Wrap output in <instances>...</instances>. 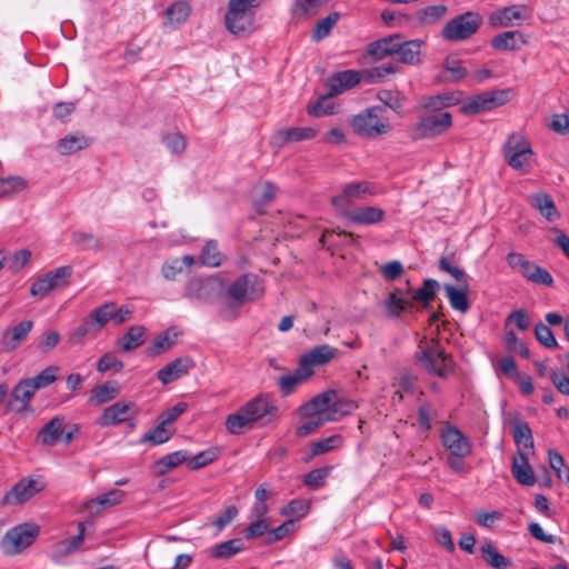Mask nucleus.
I'll return each mask as SVG.
<instances>
[{"instance_id": "680f3d73", "label": "nucleus", "mask_w": 569, "mask_h": 569, "mask_svg": "<svg viewBox=\"0 0 569 569\" xmlns=\"http://www.w3.org/2000/svg\"><path fill=\"white\" fill-rule=\"evenodd\" d=\"M377 98L385 107L396 112H400L405 102V96L398 90H380Z\"/></svg>"}, {"instance_id": "5701e85b", "label": "nucleus", "mask_w": 569, "mask_h": 569, "mask_svg": "<svg viewBox=\"0 0 569 569\" xmlns=\"http://www.w3.org/2000/svg\"><path fill=\"white\" fill-rule=\"evenodd\" d=\"M66 419L63 416H54L38 432L37 438L43 446L53 447L60 442L64 431Z\"/></svg>"}, {"instance_id": "6e6d98bb", "label": "nucleus", "mask_w": 569, "mask_h": 569, "mask_svg": "<svg viewBox=\"0 0 569 569\" xmlns=\"http://www.w3.org/2000/svg\"><path fill=\"white\" fill-rule=\"evenodd\" d=\"M396 40L397 37L391 36L371 42L368 46V53L376 57L377 59H383L387 56H393Z\"/></svg>"}, {"instance_id": "c85d7f7f", "label": "nucleus", "mask_w": 569, "mask_h": 569, "mask_svg": "<svg viewBox=\"0 0 569 569\" xmlns=\"http://www.w3.org/2000/svg\"><path fill=\"white\" fill-rule=\"evenodd\" d=\"M382 307L388 317L399 318L402 312L413 307V302L411 299H406L403 297V291L401 289H396L389 292L387 299L382 302Z\"/></svg>"}, {"instance_id": "a19ab883", "label": "nucleus", "mask_w": 569, "mask_h": 569, "mask_svg": "<svg viewBox=\"0 0 569 569\" xmlns=\"http://www.w3.org/2000/svg\"><path fill=\"white\" fill-rule=\"evenodd\" d=\"M448 12L446 4H433L419 9L416 12L417 20L422 26H433L439 22Z\"/></svg>"}, {"instance_id": "39448f33", "label": "nucleus", "mask_w": 569, "mask_h": 569, "mask_svg": "<svg viewBox=\"0 0 569 569\" xmlns=\"http://www.w3.org/2000/svg\"><path fill=\"white\" fill-rule=\"evenodd\" d=\"M508 266L512 271L520 273L528 281L546 287L553 286L551 273L539 264L529 261L522 253L509 252L506 257Z\"/></svg>"}, {"instance_id": "473e14b6", "label": "nucleus", "mask_w": 569, "mask_h": 569, "mask_svg": "<svg viewBox=\"0 0 569 569\" xmlns=\"http://www.w3.org/2000/svg\"><path fill=\"white\" fill-rule=\"evenodd\" d=\"M87 317L89 325L93 326V333L100 332L109 322L113 323V301L104 302L92 309Z\"/></svg>"}, {"instance_id": "e433bc0d", "label": "nucleus", "mask_w": 569, "mask_h": 569, "mask_svg": "<svg viewBox=\"0 0 569 569\" xmlns=\"http://www.w3.org/2000/svg\"><path fill=\"white\" fill-rule=\"evenodd\" d=\"M531 206L550 222L559 218V212L556 208L553 199L546 192L533 194L531 197Z\"/></svg>"}, {"instance_id": "c03bdc74", "label": "nucleus", "mask_w": 569, "mask_h": 569, "mask_svg": "<svg viewBox=\"0 0 569 569\" xmlns=\"http://www.w3.org/2000/svg\"><path fill=\"white\" fill-rule=\"evenodd\" d=\"M528 17L523 4H516L500 9V27L519 26Z\"/></svg>"}, {"instance_id": "2f4dec72", "label": "nucleus", "mask_w": 569, "mask_h": 569, "mask_svg": "<svg viewBox=\"0 0 569 569\" xmlns=\"http://www.w3.org/2000/svg\"><path fill=\"white\" fill-rule=\"evenodd\" d=\"M336 350L329 345H321L300 359V366L307 370H313L315 366H321L329 362L335 357Z\"/></svg>"}, {"instance_id": "dca6fc26", "label": "nucleus", "mask_w": 569, "mask_h": 569, "mask_svg": "<svg viewBox=\"0 0 569 569\" xmlns=\"http://www.w3.org/2000/svg\"><path fill=\"white\" fill-rule=\"evenodd\" d=\"M341 216L355 224L371 226L383 221L386 211L377 206H361L345 210Z\"/></svg>"}, {"instance_id": "f03ea898", "label": "nucleus", "mask_w": 569, "mask_h": 569, "mask_svg": "<svg viewBox=\"0 0 569 569\" xmlns=\"http://www.w3.org/2000/svg\"><path fill=\"white\" fill-rule=\"evenodd\" d=\"M353 131L363 138H376L387 134L392 126L386 114L385 108L373 106L353 116L351 120Z\"/></svg>"}, {"instance_id": "f8f14e48", "label": "nucleus", "mask_w": 569, "mask_h": 569, "mask_svg": "<svg viewBox=\"0 0 569 569\" xmlns=\"http://www.w3.org/2000/svg\"><path fill=\"white\" fill-rule=\"evenodd\" d=\"M138 413L139 408L134 402L118 401L102 411L99 425L101 427L116 426L134 419Z\"/></svg>"}, {"instance_id": "2eb2a0df", "label": "nucleus", "mask_w": 569, "mask_h": 569, "mask_svg": "<svg viewBox=\"0 0 569 569\" xmlns=\"http://www.w3.org/2000/svg\"><path fill=\"white\" fill-rule=\"evenodd\" d=\"M317 133L318 130L313 127L281 128L272 134L270 142L273 146L281 148L288 143L311 140L317 136Z\"/></svg>"}, {"instance_id": "cd10ccee", "label": "nucleus", "mask_w": 569, "mask_h": 569, "mask_svg": "<svg viewBox=\"0 0 569 569\" xmlns=\"http://www.w3.org/2000/svg\"><path fill=\"white\" fill-rule=\"evenodd\" d=\"M443 445L457 458L470 452V445L465 436L457 429L450 428L442 433Z\"/></svg>"}, {"instance_id": "5fc2aeb1", "label": "nucleus", "mask_w": 569, "mask_h": 569, "mask_svg": "<svg viewBox=\"0 0 569 569\" xmlns=\"http://www.w3.org/2000/svg\"><path fill=\"white\" fill-rule=\"evenodd\" d=\"M252 423L251 419L241 407L236 413L229 415L226 420V428L232 435L242 433Z\"/></svg>"}, {"instance_id": "423d86ee", "label": "nucleus", "mask_w": 569, "mask_h": 569, "mask_svg": "<svg viewBox=\"0 0 569 569\" xmlns=\"http://www.w3.org/2000/svg\"><path fill=\"white\" fill-rule=\"evenodd\" d=\"M481 24V18L473 12H466L450 19L441 30V37L449 42L465 41L471 38Z\"/></svg>"}, {"instance_id": "0eeeda50", "label": "nucleus", "mask_w": 569, "mask_h": 569, "mask_svg": "<svg viewBox=\"0 0 569 569\" xmlns=\"http://www.w3.org/2000/svg\"><path fill=\"white\" fill-rule=\"evenodd\" d=\"M378 194V189L373 182L370 181H353L346 183L341 188V192L331 198V203L340 212L345 213V210H351V204L358 200H365L369 197Z\"/></svg>"}, {"instance_id": "f257e3e1", "label": "nucleus", "mask_w": 569, "mask_h": 569, "mask_svg": "<svg viewBox=\"0 0 569 569\" xmlns=\"http://www.w3.org/2000/svg\"><path fill=\"white\" fill-rule=\"evenodd\" d=\"M262 0H229L224 16L226 29L238 37H246L256 30L254 9L259 8Z\"/></svg>"}, {"instance_id": "8fccbe9b", "label": "nucleus", "mask_w": 569, "mask_h": 569, "mask_svg": "<svg viewBox=\"0 0 569 569\" xmlns=\"http://www.w3.org/2000/svg\"><path fill=\"white\" fill-rule=\"evenodd\" d=\"M187 458L188 455L182 450L168 453L156 461V471L158 475H164L171 469L181 465L183 461L187 460Z\"/></svg>"}, {"instance_id": "72a5a7b5", "label": "nucleus", "mask_w": 569, "mask_h": 569, "mask_svg": "<svg viewBox=\"0 0 569 569\" xmlns=\"http://www.w3.org/2000/svg\"><path fill=\"white\" fill-rule=\"evenodd\" d=\"M277 194V187L270 181L257 183L252 190L253 206L259 212L269 206Z\"/></svg>"}, {"instance_id": "bf43d9fd", "label": "nucleus", "mask_w": 569, "mask_h": 569, "mask_svg": "<svg viewBox=\"0 0 569 569\" xmlns=\"http://www.w3.org/2000/svg\"><path fill=\"white\" fill-rule=\"evenodd\" d=\"M72 241L81 250L101 251L103 249V242L92 233L74 232Z\"/></svg>"}, {"instance_id": "393cba45", "label": "nucleus", "mask_w": 569, "mask_h": 569, "mask_svg": "<svg viewBox=\"0 0 569 569\" xmlns=\"http://www.w3.org/2000/svg\"><path fill=\"white\" fill-rule=\"evenodd\" d=\"M497 104L496 91H486L463 101L461 111L465 114H476L493 109Z\"/></svg>"}, {"instance_id": "58836bf2", "label": "nucleus", "mask_w": 569, "mask_h": 569, "mask_svg": "<svg viewBox=\"0 0 569 569\" xmlns=\"http://www.w3.org/2000/svg\"><path fill=\"white\" fill-rule=\"evenodd\" d=\"M176 337L177 335L172 333L171 330L158 335L147 347V356L154 358L171 349L176 343Z\"/></svg>"}, {"instance_id": "13d9d810", "label": "nucleus", "mask_w": 569, "mask_h": 569, "mask_svg": "<svg viewBox=\"0 0 569 569\" xmlns=\"http://www.w3.org/2000/svg\"><path fill=\"white\" fill-rule=\"evenodd\" d=\"M223 258L224 256L219 251L214 240L208 241L201 251V263L207 267L220 266Z\"/></svg>"}, {"instance_id": "ea45409f", "label": "nucleus", "mask_w": 569, "mask_h": 569, "mask_svg": "<svg viewBox=\"0 0 569 569\" xmlns=\"http://www.w3.org/2000/svg\"><path fill=\"white\" fill-rule=\"evenodd\" d=\"M191 14V6L187 1H176L167 8V24L177 27L184 23Z\"/></svg>"}, {"instance_id": "f704fd0d", "label": "nucleus", "mask_w": 569, "mask_h": 569, "mask_svg": "<svg viewBox=\"0 0 569 569\" xmlns=\"http://www.w3.org/2000/svg\"><path fill=\"white\" fill-rule=\"evenodd\" d=\"M445 291L447 293V298L449 300L450 306L458 311L466 312L469 308L468 302V282H462V284H457V287L452 284H445Z\"/></svg>"}, {"instance_id": "4468645a", "label": "nucleus", "mask_w": 569, "mask_h": 569, "mask_svg": "<svg viewBox=\"0 0 569 569\" xmlns=\"http://www.w3.org/2000/svg\"><path fill=\"white\" fill-rule=\"evenodd\" d=\"M503 422L505 428L511 433L519 450L521 448L533 449L532 430L529 423L521 419L519 413H507Z\"/></svg>"}, {"instance_id": "aec40b11", "label": "nucleus", "mask_w": 569, "mask_h": 569, "mask_svg": "<svg viewBox=\"0 0 569 569\" xmlns=\"http://www.w3.org/2000/svg\"><path fill=\"white\" fill-rule=\"evenodd\" d=\"M362 80V72L357 70H345L335 73L328 79L329 96H338L356 87Z\"/></svg>"}, {"instance_id": "69168bd1", "label": "nucleus", "mask_w": 569, "mask_h": 569, "mask_svg": "<svg viewBox=\"0 0 569 569\" xmlns=\"http://www.w3.org/2000/svg\"><path fill=\"white\" fill-rule=\"evenodd\" d=\"M124 363L113 352H106L97 363V371L104 373L107 371L120 372Z\"/></svg>"}, {"instance_id": "ddd939ff", "label": "nucleus", "mask_w": 569, "mask_h": 569, "mask_svg": "<svg viewBox=\"0 0 569 569\" xmlns=\"http://www.w3.org/2000/svg\"><path fill=\"white\" fill-rule=\"evenodd\" d=\"M223 284L218 278L191 279L186 295L204 302H210L222 293Z\"/></svg>"}, {"instance_id": "4d7b16f0", "label": "nucleus", "mask_w": 569, "mask_h": 569, "mask_svg": "<svg viewBox=\"0 0 569 569\" xmlns=\"http://www.w3.org/2000/svg\"><path fill=\"white\" fill-rule=\"evenodd\" d=\"M126 493L119 489H112L107 493L100 495L97 498L87 502L88 508L99 506L101 508L113 507L122 502Z\"/></svg>"}, {"instance_id": "603ef678", "label": "nucleus", "mask_w": 569, "mask_h": 569, "mask_svg": "<svg viewBox=\"0 0 569 569\" xmlns=\"http://www.w3.org/2000/svg\"><path fill=\"white\" fill-rule=\"evenodd\" d=\"M60 368L58 366H48L41 370L37 376L28 378L36 390L49 387L59 378Z\"/></svg>"}, {"instance_id": "c9c22d12", "label": "nucleus", "mask_w": 569, "mask_h": 569, "mask_svg": "<svg viewBox=\"0 0 569 569\" xmlns=\"http://www.w3.org/2000/svg\"><path fill=\"white\" fill-rule=\"evenodd\" d=\"M312 375L313 370H307L300 366L295 373L280 377L278 385L282 395H291L300 383L308 380Z\"/></svg>"}, {"instance_id": "7ed1b4c3", "label": "nucleus", "mask_w": 569, "mask_h": 569, "mask_svg": "<svg viewBox=\"0 0 569 569\" xmlns=\"http://www.w3.org/2000/svg\"><path fill=\"white\" fill-rule=\"evenodd\" d=\"M40 531V526L34 522L13 526L0 539L1 552L8 557L21 555L34 543Z\"/></svg>"}, {"instance_id": "de8ad7c7", "label": "nucleus", "mask_w": 569, "mask_h": 569, "mask_svg": "<svg viewBox=\"0 0 569 569\" xmlns=\"http://www.w3.org/2000/svg\"><path fill=\"white\" fill-rule=\"evenodd\" d=\"M332 400L331 413L330 416H326L327 421H336L340 417L351 413L357 408L355 401L339 397L337 391H335V397H332Z\"/></svg>"}, {"instance_id": "1a4fd4ad", "label": "nucleus", "mask_w": 569, "mask_h": 569, "mask_svg": "<svg viewBox=\"0 0 569 569\" xmlns=\"http://www.w3.org/2000/svg\"><path fill=\"white\" fill-rule=\"evenodd\" d=\"M72 272L73 269L70 266L56 268L34 281L30 288V293L42 299L53 290L66 287L69 283Z\"/></svg>"}, {"instance_id": "774afa93", "label": "nucleus", "mask_w": 569, "mask_h": 569, "mask_svg": "<svg viewBox=\"0 0 569 569\" xmlns=\"http://www.w3.org/2000/svg\"><path fill=\"white\" fill-rule=\"evenodd\" d=\"M340 14L338 12L330 13L323 19H320L313 30V38L316 40H321L326 38L335 24L338 22Z\"/></svg>"}, {"instance_id": "37998d69", "label": "nucleus", "mask_w": 569, "mask_h": 569, "mask_svg": "<svg viewBox=\"0 0 569 569\" xmlns=\"http://www.w3.org/2000/svg\"><path fill=\"white\" fill-rule=\"evenodd\" d=\"M29 188V182L20 176L0 178V198L12 197Z\"/></svg>"}, {"instance_id": "79ce46f5", "label": "nucleus", "mask_w": 569, "mask_h": 569, "mask_svg": "<svg viewBox=\"0 0 569 569\" xmlns=\"http://www.w3.org/2000/svg\"><path fill=\"white\" fill-rule=\"evenodd\" d=\"M89 139L83 134H71L59 140L57 150L67 156L80 151L89 146Z\"/></svg>"}, {"instance_id": "338daca9", "label": "nucleus", "mask_w": 569, "mask_h": 569, "mask_svg": "<svg viewBox=\"0 0 569 569\" xmlns=\"http://www.w3.org/2000/svg\"><path fill=\"white\" fill-rule=\"evenodd\" d=\"M505 345L506 348L513 353L521 356L525 359L530 357V350L527 345L519 340L515 331L505 332Z\"/></svg>"}, {"instance_id": "09e8293b", "label": "nucleus", "mask_w": 569, "mask_h": 569, "mask_svg": "<svg viewBox=\"0 0 569 569\" xmlns=\"http://www.w3.org/2000/svg\"><path fill=\"white\" fill-rule=\"evenodd\" d=\"M439 290V283L435 279H426L422 287L412 291L411 300L421 302L423 307H427L436 297Z\"/></svg>"}, {"instance_id": "49530a36", "label": "nucleus", "mask_w": 569, "mask_h": 569, "mask_svg": "<svg viewBox=\"0 0 569 569\" xmlns=\"http://www.w3.org/2000/svg\"><path fill=\"white\" fill-rule=\"evenodd\" d=\"M119 393L120 388L116 382L108 381L93 388L90 401L94 405H102L113 400Z\"/></svg>"}, {"instance_id": "c756f323", "label": "nucleus", "mask_w": 569, "mask_h": 569, "mask_svg": "<svg viewBox=\"0 0 569 569\" xmlns=\"http://www.w3.org/2000/svg\"><path fill=\"white\" fill-rule=\"evenodd\" d=\"M506 162L520 174H528L536 164L532 149H522L510 154H505Z\"/></svg>"}, {"instance_id": "9d476101", "label": "nucleus", "mask_w": 569, "mask_h": 569, "mask_svg": "<svg viewBox=\"0 0 569 569\" xmlns=\"http://www.w3.org/2000/svg\"><path fill=\"white\" fill-rule=\"evenodd\" d=\"M451 126L452 117L449 112L425 116L412 128L411 137L416 140L433 138L446 132Z\"/></svg>"}, {"instance_id": "a878e982", "label": "nucleus", "mask_w": 569, "mask_h": 569, "mask_svg": "<svg viewBox=\"0 0 569 569\" xmlns=\"http://www.w3.org/2000/svg\"><path fill=\"white\" fill-rule=\"evenodd\" d=\"M147 329L142 325H133L129 327L127 332L116 340V348L120 352H130L146 341Z\"/></svg>"}, {"instance_id": "20e7f679", "label": "nucleus", "mask_w": 569, "mask_h": 569, "mask_svg": "<svg viewBox=\"0 0 569 569\" xmlns=\"http://www.w3.org/2000/svg\"><path fill=\"white\" fill-rule=\"evenodd\" d=\"M263 281L254 273H246L230 283L227 296L237 306L258 300L263 296Z\"/></svg>"}, {"instance_id": "6e6552de", "label": "nucleus", "mask_w": 569, "mask_h": 569, "mask_svg": "<svg viewBox=\"0 0 569 569\" xmlns=\"http://www.w3.org/2000/svg\"><path fill=\"white\" fill-rule=\"evenodd\" d=\"M419 350V358L430 372L445 377L452 370V360L437 341H421Z\"/></svg>"}, {"instance_id": "4be33fe9", "label": "nucleus", "mask_w": 569, "mask_h": 569, "mask_svg": "<svg viewBox=\"0 0 569 569\" xmlns=\"http://www.w3.org/2000/svg\"><path fill=\"white\" fill-rule=\"evenodd\" d=\"M332 397H335V390H328L326 392H322V393L313 397L309 402H307L300 407V416L301 417L316 416L319 418H325L326 416H330L331 401H333Z\"/></svg>"}, {"instance_id": "f3484780", "label": "nucleus", "mask_w": 569, "mask_h": 569, "mask_svg": "<svg viewBox=\"0 0 569 569\" xmlns=\"http://www.w3.org/2000/svg\"><path fill=\"white\" fill-rule=\"evenodd\" d=\"M36 392L37 390L34 386H32L31 381L28 378L22 379L11 390L8 402L9 410L18 413L27 411Z\"/></svg>"}, {"instance_id": "052dcab7", "label": "nucleus", "mask_w": 569, "mask_h": 569, "mask_svg": "<svg viewBox=\"0 0 569 569\" xmlns=\"http://www.w3.org/2000/svg\"><path fill=\"white\" fill-rule=\"evenodd\" d=\"M548 460L557 478L569 483V467L566 465L563 457L555 449H549Z\"/></svg>"}, {"instance_id": "bb28decb", "label": "nucleus", "mask_w": 569, "mask_h": 569, "mask_svg": "<svg viewBox=\"0 0 569 569\" xmlns=\"http://www.w3.org/2000/svg\"><path fill=\"white\" fill-rule=\"evenodd\" d=\"M192 366L193 361L190 358H177L161 368L157 372V378L163 385H169L170 382L187 375Z\"/></svg>"}, {"instance_id": "b1692460", "label": "nucleus", "mask_w": 569, "mask_h": 569, "mask_svg": "<svg viewBox=\"0 0 569 569\" xmlns=\"http://www.w3.org/2000/svg\"><path fill=\"white\" fill-rule=\"evenodd\" d=\"M242 408L252 422L266 416L272 417L278 411V408L274 406L271 398L267 395L256 397L254 399L247 402Z\"/></svg>"}, {"instance_id": "412c9836", "label": "nucleus", "mask_w": 569, "mask_h": 569, "mask_svg": "<svg viewBox=\"0 0 569 569\" xmlns=\"http://www.w3.org/2000/svg\"><path fill=\"white\" fill-rule=\"evenodd\" d=\"M396 37L393 54H398L402 63L418 64L421 61V48L425 41L413 39L402 42L400 36L396 34Z\"/></svg>"}, {"instance_id": "e2e57ef3", "label": "nucleus", "mask_w": 569, "mask_h": 569, "mask_svg": "<svg viewBox=\"0 0 569 569\" xmlns=\"http://www.w3.org/2000/svg\"><path fill=\"white\" fill-rule=\"evenodd\" d=\"M243 549L240 539H232L217 545L212 550V557L228 559Z\"/></svg>"}, {"instance_id": "0e129e2a", "label": "nucleus", "mask_w": 569, "mask_h": 569, "mask_svg": "<svg viewBox=\"0 0 569 569\" xmlns=\"http://www.w3.org/2000/svg\"><path fill=\"white\" fill-rule=\"evenodd\" d=\"M310 510V501L305 499H293L280 510L281 516L302 518Z\"/></svg>"}, {"instance_id": "9b49d317", "label": "nucleus", "mask_w": 569, "mask_h": 569, "mask_svg": "<svg viewBox=\"0 0 569 569\" xmlns=\"http://www.w3.org/2000/svg\"><path fill=\"white\" fill-rule=\"evenodd\" d=\"M43 489L38 479L23 478L19 480L2 498L3 506H18L28 502Z\"/></svg>"}, {"instance_id": "4c0bfd02", "label": "nucleus", "mask_w": 569, "mask_h": 569, "mask_svg": "<svg viewBox=\"0 0 569 569\" xmlns=\"http://www.w3.org/2000/svg\"><path fill=\"white\" fill-rule=\"evenodd\" d=\"M329 0H295L291 7V14L295 19H308L318 13V11Z\"/></svg>"}, {"instance_id": "3c124183", "label": "nucleus", "mask_w": 569, "mask_h": 569, "mask_svg": "<svg viewBox=\"0 0 569 569\" xmlns=\"http://www.w3.org/2000/svg\"><path fill=\"white\" fill-rule=\"evenodd\" d=\"M527 43L519 30L500 31V50H520Z\"/></svg>"}, {"instance_id": "a211bd4d", "label": "nucleus", "mask_w": 569, "mask_h": 569, "mask_svg": "<svg viewBox=\"0 0 569 569\" xmlns=\"http://www.w3.org/2000/svg\"><path fill=\"white\" fill-rule=\"evenodd\" d=\"M33 328L31 320H23L12 328L6 329L0 337V345L3 351L10 352L26 340Z\"/></svg>"}, {"instance_id": "a18cd8bd", "label": "nucleus", "mask_w": 569, "mask_h": 569, "mask_svg": "<svg viewBox=\"0 0 569 569\" xmlns=\"http://www.w3.org/2000/svg\"><path fill=\"white\" fill-rule=\"evenodd\" d=\"M531 320L528 310L519 308L509 313L505 319V332L515 331L513 327L521 331L530 328Z\"/></svg>"}, {"instance_id": "864d4df0", "label": "nucleus", "mask_w": 569, "mask_h": 569, "mask_svg": "<svg viewBox=\"0 0 569 569\" xmlns=\"http://www.w3.org/2000/svg\"><path fill=\"white\" fill-rule=\"evenodd\" d=\"M173 435V431L169 429L168 425L159 423L149 432H147L140 440L141 443H151L153 446L162 445L167 442Z\"/></svg>"}, {"instance_id": "7c9ffc66", "label": "nucleus", "mask_w": 569, "mask_h": 569, "mask_svg": "<svg viewBox=\"0 0 569 569\" xmlns=\"http://www.w3.org/2000/svg\"><path fill=\"white\" fill-rule=\"evenodd\" d=\"M512 475L515 479L523 486H532L536 482L532 467L529 463L528 457L521 450H518L513 457Z\"/></svg>"}, {"instance_id": "6ab92c4d", "label": "nucleus", "mask_w": 569, "mask_h": 569, "mask_svg": "<svg viewBox=\"0 0 569 569\" xmlns=\"http://www.w3.org/2000/svg\"><path fill=\"white\" fill-rule=\"evenodd\" d=\"M84 525L82 522L79 523V533L54 543L51 547L49 558L56 563H62L68 556L72 555L80 548L84 539Z\"/></svg>"}]
</instances>
